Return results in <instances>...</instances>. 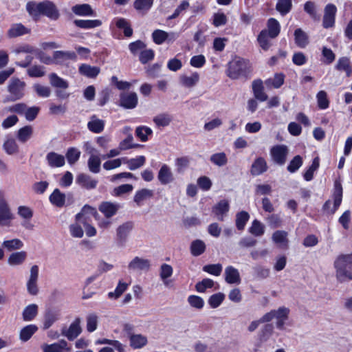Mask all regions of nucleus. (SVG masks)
I'll return each mask as SVG.
<instances>
[{
  "instance_id": "nucleus-26",
  "label": "nucleus",
  "mask_w": 352,
  "mask_h": 352,
  "mask_svg": "<svg viewBox=\"0 0 352 352\" xmlns=\"http://www.w3.org/2000/svg\"><path fill=\"white\" fill-rule=\"evenodd\" d=\"M46 160L51 167H61L65 163V157L55 152H50L46 155Z\"/></svg>"
},
{
  "instance_id": "nucleus-38",
  "label": "nucleus",
  "mask_w": 352,
  "mask_h": 352,
  "mask_svg": "<svg viewBox=\"0 0 352 352\" xmlns=\"http://www.w3.org/2000/svg\"><path fill=\"white\" fill-rule=\"evenodd\" d=\"M129 340L131 346L135 349L142 348L148 342L147 338L142 334H131Z\"/></svg>"
},
{
  "instance_id": "nucleus-5",
  "label": "nucleus",
  "mask_w": 352,
  "mask_h": 352,
  "mask_svg": "<svg viewBox=\"0 0 352 352\" xmlns=\"http://www.w3.org/2000/svg\"><path fill=\"white\" fill-rule=\"evenodd\" d=\"M25 87V82L19 78H12L8 87V90L11 96L4 99L3 102H7L21 99L24 96Z\"/></svg>"
},
{
  "instance_id": "nucleus-63",
  "label": "nucleus",
  "mask_w": 352,
  "mask_h": 352,
  "mask_svg": "<svg viewBox=\"0 0 352 352\" xmlns=\"http://www.w3.org/2000/svg\"><path fill=\"white\" fill-rule=\"evenodd\" d=\"M224 299H225V294L221 292H219V293L212 294L209 298L208 302L212 308L215 309L221 305V303L223 302Z\"/></svg>"
},
{
  "instance_id": "nucleus-41",
  "label": "nucleus",
  "mask_w": 352,
  "mask_h": 352,
  "mask_svg": "<svg viewBox=\"0 0 352 352\" xmlns=\"http://www.w3.org/2000/svg\"><path fill=\"white\" fill-rule=\"evenodd\" d=\"M59 319V314L56 311L47 310L44 316L43 329H48L56 321Z\"/></svg>"
},
{
  "instance_id": "nucleus-13",
  "label": "nucleus",
  "mask_w": 352,
  "mask_h": 352,
  "mask_svg": "<svg viewBox=\"0 0 352 352\" xmlns=\"http://www.w3.org/2000/svg\"><path fill=\"white\" fill-rule=\"evenodd\" d=\"M43 352H70L71 349L65 340H60L58 342L52 344H43L41 346Z\"/></svg>"
},
{
  "instance_id": "nucleus-51",
  "label": "nucleus",
  "mask_w": 352,
  "mask_h": 352,
  "mask_svg": "<svg viewBox=\"0 0 352 352\" xmlns=\"http://www.w3.org/2000/svg\"><path fill=\"white\" fill-rule=\"evenodd\" d=\"M38 328L34 324H29L23 327L20 332V339L26 342L30 339L32 335L37 331Z\"/></svg>"
},
{
  "instance_id": "nucleus-22",
  "label": "nucleus",
  "mask_w": 352,
  "mask_h": 352,
  "mask_svg": "<svg viewBox=\"0 0 352 352\" xmlns=\"http://www.w3.org/2000/svg\"><path fill=\"white\" fill-rule=\"evenodd\" d=\"M153 196V191L148 188H142L135 193L133 201L138 206H141L144 202Z\"/></svg>"
},
{
  "instance_id": "nucleus-8",
  "label": "nucleus",
  "mask_w": 352,
  "mask_h": 352,
  "mask_svg": "<svg viewBox=\"0 0 352 352\" xmlns=\"http://www.w3.org/2000/svg\"><path fill=\"white\" fill-rule=\"evenodd\" d=\"M39 268L36 265L31 267L30 275L26 283V287L28 294L36 296L38 293V280Z\"/></svg>"
},
{
  "instance_id": "nucleus-30",
  "label": "nucleus",
  "mask_w": 352,
  "mask_h": 352,
  "mask_svg": "<svg viewBox=\"0 0 352 352\" xmlns=\"http://www.w3.org/2000/svg\"><path fill=\"white\" fill-rule=\"evenodd\" d=\"M153 2L154 0H135L133 7L139 14L144 15L151 10Z\"/></svg>"
},
{
  "instance_id": "nucleus-25",
  "label": "nucleus",
  "mask_w": 352,
  "mask_h": 352,
  "mask_svg": "<svg viewBox=\"0 0 352 352\" xmlns=\"http://www.w3.org/2000/svg\"><path fill=\"white\" fill-rule=\"evenodd\" d=\"M146 162V157L144 155H139L135 158L129 159L123 157V164H126L131 170H134L142 167Z\"/></svg>"
},
{
  "instance_id": "nucleus-17",
  "label": "nucleus",
  "mask_w": 352,
  "mask_h": 352,
  "mask_svg": "<svg viewBox=\"0 0 352 352\" xmlns=\"http://www.w3.org/2000/svg\"><path fill=\"white\" fill-rule=\"evenodd\" d=\"M270 155L275 163L283 165L286 157V146L276 145L273 146L270 149Z\"/></svg>"
},
{
  "instance_id": "nucleus-64",
  "label": "nucleus",
  "mask_w": 352,
  "mask_h": 352,
  "mask_svg": "<svg viewBox=\"0 0 352 352\" xmlns=\"http://www.w3.org/2000/svg\"><path fill=\"white\" fill-rule=\"evenodd\" d=\"M171 120L172 118L170 116L166 113L157 115L153 118V122L159 127L168 126L170 123Z\"/></svg>"
},
{
  "instance_id": "nucleus-43",
  "label": "nucleus",
  "mask_w": 352,
  "mask_h": 352,
  "mask_svg": "<svg viewBox=\"0 0 352 352\" xmlns=\"http://www.w3.org/2000/svg\"><path fill=\"white\" fill-rule=\"evenodd\" d=\"M87 127L91 132L99 133L104 129V122L94 116L88 122Z\"/></svg>"
},
{
  "instance_id": "nucleus-18",
  "label": "nucleus",
  "mask_w": 352,
  "mask_h": 352,
  "mask_svg": "<svg viewBox=\"0 0 352 352\" xmlns=\"http://www.w3.org/2000/svg\"><path fill=\"white\" fill-rule=\"evenodd\" d=\"M149 267L150 261L138 256H135L128 265L129 270L133 272L148 270Z\"/></svg>"
},
{
  "instance_id": "nucleus-29",
  "label": "nucleus",
  "mask_w": 352,
  "mask_h": 352,
  "mask_svg": "<svg viewBox=\"0 0 352 352\" xmlns=\"http://www.w3.org/2000/svg\"><path fill=\"white\" fill-rule=\"evenodd\" d=\"M79 73L87 78H96L100 73V69L96 66H91L88 64H81L78 68Z\"/></svg>"
},
{
  "instance_id": "nucleus-10",
  "label": "nucleus",
  "mask_w": 352,
  "mask_h": 352,
  "mask_svg": "<svg viewBox=\"0 0 352 352\" xmlns=\"http://www.w3.org/2000/svg\"><path fill=\"white\" fill-rule=\"evenodd\" d=\"M337 8L333 3H328L324 8V13L322 19V26L326 28H330L334 26Z\"/></svg>"
},
{
  "instance_id": "nucleus-42",
  "label": "nucleus",
  "mask_w": 352,
  "mask_h": 352,
  "mask_svg": "<svg viewBox=\"0 0 352 352\" xmlns=\"http://www.w3.org/2000/svg\"><path fill=\"white\" fill-rule=\"evenodd\" d=\"M74 23L77 27L86 30L99 27L102 24L101 21L98 19H76L74 21Z\"/></svg>"
},
{
  "instance_id": "nucleus-12",
  "label": "nucleus",
  "mask_w": 352,
  "mask_h": 352,
  "mask_svg": "<svg viewBox=\"0 0 352 352\" xmlns=\"http://www.w3.org/2000/svg\"><path fill=\"white\" fill-rule=\"evenodd\" d=\"M54 58L55 64L66 65L69 60L76 61L77 54L72 51H55Z\"/></svg>"
},
{
  "instance_id": "nucleus-16",
  "label": "nucleus",
  "mask_w": 352,
  "mask_h": 352,
  "mask_svg": "<svg viewBox=\"0 0 352 352\" xmlns=\"http://www.w3.org/2000/svg\"><path fill=\"white\" fill-rule=\"evenodd\" d=\"M120 207V205L118 203L103 201L100 204L98 210L105 217L111 218L118 212Z\"/></svg>"
},
{
  "instance_id": "nucleus-19",
  "label": "nucleus",
  "mask_w": 352,
  "mask_h": 352,
  "mask_svg": "<svg viewBox=\"0 0 352 352\" xmlns=\"http://www.w3.org/2000/svg\"><path fill=\"white\" fill-rule=\"evenodd\" d=\"M230 204L226 199L221 200L212 208V212L219 221H223L224 216L228 212Z\"/></svg>"
},
{
  "instance_id": "nucleus-48",
  "label": "nucleus",
  "mask_w": 352,
  "mask_h": 352,
  "mask_svg": "<svg viewBox=\"0 0 352 352\" xmlns=\"http://www.w3.org/2000/svg\"><path fill=\"white\" fill-rule=\"evenodd\" d=\"M190 249L192 255L198 256L205 252L206 244L203 241L197 239L191 243Z\"/></svg>"
},
{
  "instance_id": "nucleus-52",
  "label": "nucleus",
  "mask_w": 352,
  "mask_h": 352,
  "mask_svg": "<svg viewBox=\"0 0 352 352\" xmlns=\"http://www.w3.org/2000/svg\"><path fill=\"white\" fill-rule=\"evenodd\" d=\"M269 36L271 38L276 37L280 32L279 23L274 18H270L267 21V29Z\"/></svg>"
},
{
  "instance_id": "nucleus-1",
  "label": "nucleus",
  "mask_w": 352,
  "mask_h": 352,
  "mask_svg": "<svg viewBox=\"0 0 352 352\" xmlns=\"http://www.w3.org/2000/svg\"><path fill=\"white\" fill-rule=\"evenodd\" d=\"M26 10L34 19H37L41 15L52 20H56L59 17V12L56 5L47 0L42 2L30 1L26 4Z\"/></svg>"
},
{
  "instance_id": "nucleus-21",
  "label": "nucleus",
  "mask_w": 352,
  "mask_h": 352,
  "mask_svg": "<svg viewBox=\"0 0 352 352\" xmlns=\"http://www.w3.org/2000/svg\"><path fill=\"white\" fill-rule=\"evenodd\" d=\"M252 91L256 99L264 102L267 99V95L264 91L263 82L261 79L252 82Z\"/></svg>"
},
{
  "instance_id": "nucleus-54",
  "label": "nucleus",
  "mask_w": 352,
  "mask_h": 352,
  "mask_svg": "<svg viewBox=\"0 0 352 352\" xmlns=\"http://www.w3.org/2000/svg\"><path fill=\"white\" fill-rule=\"evenodd\" d=\"M304 10L314 21L320 20V16L317 13L314 2L307 1L304 5Z\"/></svg>"
},
{
  "instance_id": "nucleus-32",
  "label": "nucleus",
  "mask_w": 352,
  "mask_h": 352,
  "mask_svg": "<svg viewBox=\"0 0 352 352\" xmlns=\"http://www.w3.org/2000/svg\"><path fill=\"white\" fill-rule=\"evenodd\" d=\"M49 199L52 205L58 208H62L65 206L66 196L59 189L56 188L50 195Z\"/></svg>"
},
{
  "instance_id": "nucleus-28",
  "label": "nucleus",
  "mask_w": 352,
  "mask_h": 352,
  "mask_svg": "<svg viewBox=\"0 0 352 352\" xmlns=\"http://www.w3.org/2000/svg\"><path fill=\"white\" fill-rule=\"evenodd\" d=\"M267 169L266 161L264 158L260 157L255 160L251 166V173L252 175L257 176L265 173Z\"/></svg>"
},
{
  "instance_id": "nucleus-59",
  "label": "nucleus",
  "mask_w": 352,
  "mask_h": 352,
  "mask_svg": "<svg viewBox=\"0 0 352 352\" xmlns=\"http://www.w3.org/2000/svg\"><path fill=\"white\" fill-rule=\"evenodd\" d=\"M168 38V32L160 29L154 30L152 33L153 41L157 45H162Z\"/></svg>"
},
{
  "instance_id": "nucleus-57",
  "label": "nucleus",
  "mask_w": 352,
  "mask_h": 352,
  "mask_svg": "<svg viewBox=\"0 0 352 352\" xmlns=\"http://www.w3.org/2000/svg\"><path fill=\"white\" fill-rule=\"evenodd\" d=\"M173 273V267L166 263H163L160 267V276L164 285L168 284L167 279L170 278Z\"/></svg>"
},
{
  "instance_id": "nucleus-55",
  "label": "nucleus",
  "mask_w": 352,
  "mask_h": 352,
  "mask_svg": "<svg viewBox=\"0 0 352 352\" xmlns=\"http://www.w3.org/2000/svg\"><path fill=\"white\" fill-rule=\"evenodd\" d=\"M250 219L249 214L245 211H241L236 215V226L239 230H243L246 223Z\"/></svg>"
},
{
  "instance_id": "nucleus-34",
  "label": "nucleus",
  "mask_w": 352,
  "mask_h": 352,
  "mask_svg": "<svg viewBox=\"0 0 352 352\" xmlns=\"http://www.w3.org/2000/svg\"><path fill=\"white\" fill-rule=\"evenodd\" d=\"M27 258V253L25 251H20L12 253L8 258V263L11 266L22 265Z\"/></svg>"
},
{
  "instance_id": "nucleus-47",
  "label": "nucleus",
  "mask_w": 352,
  "mask_h": 352,
  "mask_svg": "<svg viewBox=\"0 0 352 352\" xmlns=\"http://www.w3.org/2000/svg\"><path fill=\"white\" fill-rule=\"evenodd\" d=\"M273 38L270 37L267 30H263L257 37L258 43L260 47L265 51L267 50L271 44L270 40Z\"/></svg>"
},
{
  "instance_id": "nucleus-31",
  "label": "nucleus",
  "mask_w": 352,
  "mask_h": 352,
  "mask_svg": "<svg viewBox=\"0 0 352 352\" xmlns=\"http://www.w3.org/2000/svg\"><path fill=\"white\" fill-rule=\"evenodd\" d=\"M30 30L21 23L12 24L8 31V36L10 38L28 34Z\"/></svg>"
},
{
  "instance_id": "nucleus-23",
  "label": "nucleus",
  "mask_w": 352,
  "mask_h": 352,
  "mask_svg": "<svg viewBox=\"0 0 352 352\" xmlns=\"http://www.w3.org/2000/svg\"><path fill=\"white\" fill-rule=\"evenodd\" d=\"M133 228L132 222L128 221L120 225L116 230L118 240L120 243H124Z\"/></svg>"
},
{
  "instance_id": "nucleus-39",
  "label": "nucleus",
  "mask_w": 352,
  "mask_h": 352,
  "mask_svg": "<svg viewBox=\"0 0 352 352\" xmlns=\"http://www.w3.org/2000/svg\"><path fill=\"white\" fill-rule=\"evenodd\" d=\"M49 80L50 85L58 89H66L69 87V82L58 76L56 73H52L49 75Z\"/></svg>"
},
{
  "instance_id": "nucleus-7",
  "label": "nucleus",
  "mask_w": 352,
  "mask_h": 352,
  "mask_svg": "<svg viewBox=\"0 0 352 352\" xmlns=\"http://www.w3.org/2000/svg\"><path fill=\"white\" fill-rule=\"evenodd\" d=\"M275 319L276 321V326L279 329H283L285 322L286 321V309L284 307L280 308L277 311H272L265 314L261 318L260 322L261 323L270 322Z\"/></svg>"
},
{
  "instance_id": "nucleus-33",
  "label": "nucleus",
  "mask_w": 352,
  "mask_h": 352,
  "mask_svg": "<svg viewBox=\"0 0 352 352\" xmlns=\"http://www.w3.org/2000/svg\"><path fill=\"white\" fill-rule=\"evenodd\" d=\"M199 74L197 72H192L190 76L182 75L179 78L180 83L185 87H195L199 81Z\"/></svg>"
},
{
  "instance_id": "nucleus-56",
  "label": "nucleus",
  "mask_w": 352,
  "mask_h": 352,
  "mask_svg": "<svg viewBox=\"0 0 352 352\" xmlns=\"http://www.w3.org/2000/svg\"><path fill=\"white\" fill-rule=\"evenodd\" d=\"M2 246L8 251L19 250L23 247V243L19 239L4 241Z\"/></svg>"
},
{
  "instance_id": "nucleus-60",
  "label": "nucleus",
  "mask_w": 352,
  "mask_h": 352,
  "mask_svg": "<svg viewBox=\"0 0 352 352\" xmlns=\"http://www.w3.org/2000/svg\"><path fill=\"white\" fill-rule=\"evenodd\" d=\"M210 162L216 166H223L228 162V158L225 153H217L212 155L210 157Z\"/></svg>"
},
{
  "instance_id": "nucleus-40",
  "label": "nucleus",
  "mask_w": 352,
  "mask_h": 352,
  "mask_svg": "<svg viewBox=\"0 0 352 352\" xmlns=\"http://www.w3.org/2000/svg\"><path fill=\"white\" fill-rule=\"evenodd\" d=\"M101 160L98 155L91 154L87 161L89 170L92 173H98L100 171Z\"/></svg>"
},
{
  "instance_id": "nucleus-11",
  "label": "nucleus",
  "mask_w": 352,
  "mask_h": 352,
  "mask_svg": "<svg viewBox=\"0 0 352 352\" xmlns=\"http://www.w3.org/2000/svg\"><path fill=\"white\" fill-rule=\"evenodd\" d=\"M76 183L81 188L92 190L96 188L98 181L88 174L80 173L77 175Z\"/></svg>"
},
{
  "instance_id": "nucleus-3",
  "label": "nucleus",
  "mask_w": 352,
  "mask_h": 352,
  "mask_svg": "<svg viewBox=\"0 0 352 352\" xmlns=\"http://www.w3.org/2000/svg\"><path fill=\"white\" fill-rule=\"evenodd\" d=\"M250 68L248 60L241 58H236L228 63L227 75L232 79H237L245 76Z\"/></svg>"
},
{
  "instance_id": "nucleus-36",
  "label": "nucleus",
  "mask_w": 352,
  "mask_h": 352,
  "mask_svg": "<svg viewBox=\"0 0 352 352\" xmlns=\"http://www.w3.org/2000/svg\"><path fill=\"white\" fill-rule=\"evenodd\" d=\"M294 36L295 43L298 47L305 48L308 45L309 37L301 28H297L294 31Z\"/></svg>"
},
{
  "instance_id": "nucleus-49",
  "label": "nucleus",
  "mask_w": 352,
  "mask_h": 352,
  "mask_svg": "<svg viewBox=\"0 0 352 352\" xmlns=\"http://www.w3.org/2000/svg\"><path fill=\"white\" fill-rule=\"evenodd\" d=\"M38 314V306L36 304L28 305L23 311V319L25 321L32 320Z\"/></svg>"
},
{
  "instance_id": "nucleus-46",
  "label": "nucleus",
  "mask_w": 352,
  "mask_h": 352,
  "mask_svg": "<svg viewBox=\"0 0 352 352\" xmlns=\"http://www.w3.org/2000/svg\"><path fill=\"white\" fill-rule=\"evenodd\" d=\"M265 227L260 221L255 219L249 228V232L254 236H261L265 233Z\"/></svg>"
},
{
  "instance_id": "nucleus-62",
  "label": "nucleus",
  "mask_w": 352,
  "mask_h": 352,
  "mask_svg": "<svg viewBox=\"0 0 352 352\" xmlns=\"http://www.w3.org/2000/svg\"><path fill=\"white\" fill-rule=\"evenodd\" d=\"M80 154L81 153L78 148L70 147L67 149L65 156L68 163L72 165L79 160Z\"/></svg>"
},
{
  "instance_id": "nucleus-9",
  "label": "nucleus",
  "mask_w": 352,
  "mask_h": 352,
  "mask_svg": "<svg viewBox=\"0 0 352 352\" xmlns=\"http://www.w3.org/2000/svg\"><path fill=\"white\" fill-rule=\"evenodd\" d=\"M80 318H76L69 325L68 328L64 327L61 330L62 336L66 337L69 340H74L82 332L80 327Z\"/></svg>"
},
{
  "instance_id": "nucleus-20",
  "label": "nucleus",
  "mask_w": 352,
  "mask_h": 352,
  "mask_svg": "<svg viewBox=\"0 0 352 352\" xmlns=\"http://www.w3.org/2000/svg\"><path fill=\"white\" fill-rule=\"evenodd\" d=\"M225 280L228 284H239L241 277L239 270L233 266H228L224 272Z\"/></svg>"
},
{
  "instance_id": "nucleus-27",
  "label": "nucleus",
  "mask_w": 352,
  "mask_h": 352,
  "mask_svg": "<svg viewBox=\"0 0 352 352\" xmlns=\"http://www.w3.org/2000/svg\"><path fill=\"white\" fill-rule=\"evenodd\" d=\"M72 12L78 16H92L95 15L91 6L87 3L77 4L72 8Z\"/></svg>"
},
{
  "instance_id": "nucleus-14",
  "label": "nucleus",
  "mask_w": 352,
  "mask_h": 352,
  "mask_svg": "<svg viewBox=\"0 0 352 352\" xmlns=\"http://www.w3.org/2000/svg\"><path fill=\"white\" fill-rule=\"evenodd\" d=\"M157 179L162 185H167L174 181L171 168L166 164L160 167L157 173Z\"/></svg>"
},
{
  "instance_id": "nucleus-2",
  "label": "nucleus",
  "mask_w": 352,
  "mask_h": 352,
  "mask_svg": "<svg viewBox=\"0 0 352 352\" xmlns=\"http://www.w3.org/2000/svg\"><path fill=\"white\" fill-rule=\"evenodd\" d=\"M336 276L340 283L352 280V252L340 254L333 263Z\"/></svg>"
},
{
  "instance_id": "nucleus-15",
  "label": "nucleus",
  "mask_w": 352,
  "mask_h": 352,
  "mask_svg": "<svg viewBox=\"0 0 352 352\" xmlns=\"http://www.w3.org/2000/svg\"><path fill=\"white\" fill-rule=\"evenodd\" d=\"M138 96L135 92H126L120 94V103L125 109H134L138 104Z\"/></svg>"
},
{
  "instance_id": "nucleus-45",
  "label": "nucleus",
  "mask_w": 352,
  "mask_h": 352,
  "mask_svg": "<svg viewBox=\"0 0 352 352\" xmlns=\"http://www.w3.org/2000/svg\"><path fill=\"white\" fill-rule=\"evenodd\" d=\"M33 134V128L31 126H25L17 131L16 137L19 142H26Z\"/></svg>"
},
{
  "instance_id": "nucleus-61",
  "label": "nucleus",
  "mask_w": 352,
  "mask_h": 352,
  "mask_svg": "<svg viewBox=\"0 0 352 352\" xmlns=\"http://www.w3.org/2000/svg\"><path fill=\"white\" fill-rule=\"evenodd\" d=\"M128 286L129 285L127 283L120 280L115 290L108 293L109 298L114 299L118 298L127 289Z\"/></svg>"
},
{
  "instance_id": "nucleus-4",
  "label": "nucleus",
  "mask_w": 352,
  "mask_h": 352,
  "mask_svg": "<svg viewBox=\"0 0 352 352\" xmlns=\"http://www.w3.org/2000/svg\"><path fill=\"white\" fill-rule=\"evenodd\" d=\"M342 193L343 189L340 182L338 180H336L334 182L332 194V197L333 199V208L330 210L331 201V200L328 199L324 203L322 206V211L329 214H333L341 205L342 200Z\"/></svg>"
},
{
  "instance_id": "nucleus-24",
  "label": "nucleus",
  "mask_w": 352,
  "mask_h": 352,
  "mask_svg": "<svg viewBox=\"0 0 352 352\" xmlns=\"http://www.w3.org/2000/svg\"><path fill=\"white\" fill-rule=\"evenodd\" d=\"M335 69L339 72H344L347 77L351 76L352 74V65L349 58L346 56L340 57L338 60Z\"/></svg>"
},
{
  "instance_id": "nucleus-37",
  "label": "nucleus",
  "mask_w": 352,
  "mask_h": 352,
  "mask_svg": "<svg viewBox=\"0 0 352 352\" xmlns=\"http://www.w3.org/2000/svg\"><path fill=\"white\" fill-rule=\"evenodd\" d=\"M3 149L6 154L13 155L19 153V147L14 138H8L3 144Z\"/></svg>"
},
{
  "instance_id": "nucleus-6",
  "label": "nucleus",
  "mask_w": 352,
  "mask_h": 352,
  "mask_svg": "<svg viewBox=\"0 0 352 352\" xmlns=\"http://www.w3.org/2000/svg\"><path fill=\"white\" fill-rule=\"evenodd\" d=\"M13 219L9 204L6 198V193L0 190V225L8 226Z\"/></svg>"
},
{
  "instance_id": "nucleus-53",
  "label": "nucleus",
  "mask_w": 352,
  "mask_h": 352,
  "mask_svg": "<svg viewBox=\"0 0 352 352\" xmlns=\"http://www.w3.org/2000/svg\"><path fill=\"white\" fill-rule=\"evenodd\" d=\"M116 26L123 30L125 36L130 37L133 34V30L128 21L123 18H119L116 19Z\"/></svg>"
},
{
  "instance_id": "nucleus-35",
  "label": "nucleus",
  "mask_w": 352,
  "mask_h": 352,
  "mask_svg": "<svg viewBox=\"0 0 352 352\" xmlns=\"http://www.w3.org/2000/svg\"><path fill=\"white\" fill-rule=\"evenodd\" d=\"M98 215L97 210L95 208L91 207L89 205H85L82 208L81 211L76 215V219L78 222L82 221H87L89 216L96 217Z\"/></svg>"
},
{
  "instance_id": "nucleus-44",
  "label": "nucleus",
  "mask_w": 352,
  "mask_h": 352,
  "mask_svg": "<svg viewBox=\"0 0 352 352\" xmlns=\"http://www.w3.org/2000/svg\"><path fill=\"white\" fill-rule=\"evenodd\" d=\"M320 166V159L318 157H316L313 161L311 164L307 168V169L305 171L303 174L304 179L307 182H309L313 179L314 174L316 170Z\"/></svg>"
},
{
  "instance_id": "nucleus-50",
  "label": "nucleus",
  "mask_w": 352,
  "mask_h": 352,
  "mask_svg": "<svg viewBox=\"0 0 352 352\" xmlns=\"http://www.w3.org/2000/svg\"><path fill=\"white\" fill-rule=\"evenodd\" d=\"M284 78L285 76L283 74H276L273 78L267 79L265 84L269 88L278 89L283 84Z\"/></svg>"
},
{
  "instance_id": "nucleus-58",
  "label": "nucleus",
  "mask_w": 352,
  "mask_h": 352,
  "mask_svg": "<svg viewBox=\"0 0 352 352\" xmlns=\"http://www.w3.org/2000/svg\"><path fill=\"white\" fill-rule=\"evenodd\" d=\"M318 107L320 109H326L329 107V100L325 91H320L316 95Z\"/></svg>"
}]
</instances>
